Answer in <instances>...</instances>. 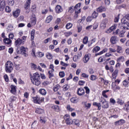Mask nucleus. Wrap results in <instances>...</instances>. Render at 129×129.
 <instances>
[{
	"label": "nucleus",
	"mask_w": 129,
	"mask_h": 129,
	"mask_svg": "<svg viewBox=\"0 0 129 129\" xmlns=\"http://www.w3.org/2000/svg\"><path fill=\"white\" fill-rule=\"evenodd\" d=\"M10 91L11 93L15 94L17 91V86H15L14 85H11V90Z\"/></svg>",
	"instance_id": "4468645a"
},
{
	"label": "nucleus",
	"mask_w": 129,
	"mask_h": 129,
	"mask_svg": "<svg viewBox=\"0 0 129 129\" xmlns=\"http://www.w3.org/2000/svg\"><path fill=\"white\" fill-rule=\"evenodd\" d=\"M110 53H115V52H116V50H115V49H113V48H109V49Z\"/></svg>",
	"instance_id": "e2e57ef3"
},
{
	"label": "nucleus",
	"mask_w": 129,
	"mask_h": 129,
	"mask_svg": "<svg viewBox=\"0 0 129 129\" xmlns=\"http://www.w3.org/2000/svg\"><path fill=\"white\" fill-rule=\"evenodd\" d=\"M37 57H39V58H42L44 56V53L41 52H39L37 53Z\"/></svg>",
	"instance_id": "79ce46f5"
},
{
	"label": "nucleus",
	"mask_w": 129,
	"mask_h": 129,
	"mask_svg": "<svg viewBox=\"0 0 129 129\" xmlns=\"http://www.w3.org/2000/svg\"><path fill=\"white\" fill-rule=\"evenodd\" d=\"M63 88L64 91H66L67 90H68V89H69L68 86L67 85H64L63 86Z\"/></svg>",
	"instance_id": "0e129e2a"
},
{
	"label": "nucleus",
	"mask_w": 129,
	"mask_h": 129,
	"mask_svg": "<svg viewBox=\"0 0 129 129\" xmlns=\"http://www.w3.org/2000/svg\"><path fill=\"white\" fill-rule=\"evenodd\" d=\"M117 102V104H120V105H122L123 103H124V102H123V101L119 99H118V101Z\"/></svg>",
	"instance_id": "09e8293b"
},
{
	"label": "nucleus",
	"mask_w": 129,
	"mask_h": 129,
	"mask_svg": "<svg viewBox=\"0 0 129 129\" xmlns=\"http://www.w3.org/2000/svg\"><path fill=\"white\" fill-rule=\"evenodd\" d=\"M105 10V9H104V8L101 7L97 9V12H98V13H102Z\"/></svg>",
	"instance_id": "473e14b6"
},
{
	"label": "nucleus",
	"mask_w": 129,
	"mask_h": 129,
	"mask_svg": "<svg viewBox=\"0 0 129 129\" xmlns=\"http://www.w3.org/2000/svg\"><path fill=\"white\" fill-rule=\"evenodd\" d=\"M28 48H26L24 46H21L20 48L17 49V52L18 54H22L25 57L28 56Z\"/></svg>",
	"instance_id": "7ed1b4c3"
},
{
	"label": "nucleus",
	"mask_w": 129,
	"mask_h": 129,
	"mask_svg": "<svg viewBox=\"0 0 129 129\" xmlns=\"http://www.w3.org/2000/svg\"><path fill=\"white\" fill-rule=\"evenodd\" d=\"M115 29V27L112 26L107 30L106 33H107V34H109V33H111V32H112V31H113V30H114Z\"/></svg>",
	"instance_id": "393cba45"
},
{
	"label": "nucleus",
	"mask_w": 129,
	"mask_h": 129,
	"mask_svg": "<svg viewBox=\"0 0 129 129\" xmlns=\"http://www.w3.org/2000/svg\"><path fill=\"white\" fill-rule=\"evenodd\" d=\"M15 68L16 70H20V64H15Z\"/></svg>",
	"instance_id": "338daca9"
},
{
	"label": "nucleus",
	"mask_w": 129,
	"mask_h": 129,
	"mask_svg": "<svg viewBox=\"0 0 129 129\" xmlns=\"http://www.w3.org/2000/svg\"><path fill=\"white\" fill-rule=\"evenodd\" d=\"M30 34H31V40L33 41L34 40V38H35V30L34 29L32 30Z\"/></svg>",
	"instance_id": "c756f323"
},
{
	"label": "nucleus",
	"mask_w": 129,
	"mask_h": 129,
	"mask_svg": "<svg viewBox=\"0 0 129 129\" xmlns=\"http://www.w3.org/2000/svg\"><path fill=\"white\" fill-rule=\"evenodd\" d=\"M93 105L97 106L98 107V110H100V109H101V104L100 103L94 102L93 103Z\"/></svg>",
	"instance_id": "412c9836"
},
{
	"label": "nucleus",
	"mask_w": 129,
	"mask_h": 129,
	"mask_svg": "<svg viewBox=\"0 0 129 129\" xmlns=\"http://www.w3.org/2000/svg\"><path fill=\"white\" fill-rule=\"evenodd\" d=\"M81 6V3H79L78 4H77L75 7L74 8V9H79V8H80V7Z\"/></svg>",
	"instance_id": "052dcab7"
},
{
	"label": "nucleus",
	"mask_w": 129,
	"mask_h": 129,
	"mask_svg": "<svg viewBox=\"0 0 129 129\" xmlns=\"http://www.w3.org/2000/svg\"><path fill=\"white\" fill-rule=\"evenodd\" d=\"M7 4L10 7H13L15 5V1L14 0H7Z\"/></svg>",
	"instance_id": "5701e85b"
},
{
	"label": "nucleus",
	"mask_w": 129,
	"mask_h": 129,
	"mask_svg": "<svg viewBox=\"0 0 129 129\" xmlns=\"http://www.w3.org/2000/svg\"><path fill=\"white\" fill-rule=\"evenodd\" d=\"M118 73V70H115L114 71V73H113V74L112 75V79H115V78H116V77L117 76Z\"/></svg>",
	"instance_id": "6ab92c4d"
},
{
	"label": "nucleus",
	"mask_w": 129,
	"mask_h": 129,
	"mask_svg": "<svg viewBox=\"0 0 129 129\" xmlns=\"http://www.w3.org/2000/svg\"><path fill=\"white\" fill-rule=\"evenodd\" d=\"M73 11H74V9H73V6L69 7V12L70 13H73Z\"/></svg>",
	"instance_id": "bf43d9fd"
},
{
	"label": "nucleus",
	"mask_w": 129,
	"mask_h": 129,
	"mask_svg": "<svg viewBox=\"0 0 129 129\" xmlns=\"http://www.w3.org/2000/svg\"><path fill=\"white\" fill-rule=\"evenodd\" d=\"M89 73L90 74H94V70H93V69H89Z\"/></svg>",
	"instance_id": "13d9d810"
},
{
	"label": "nucleus",
	"mask_w": 129,
	"mask_h": 129,
	"mask_svg": "<svg viewBox=\"0 0 129 129\" xmlns=\"http://www.w3.org/2000/svg\"><path fill=\"white\" fill-rule=\"evenodd\" d=\"M52 108L53 109H54V110H55V111H57V112L60 110V108H59V106L58 105L52 106Z\"/></svg>",
	"instance_id": "f704fd0d"
},
{
	"label": "nucleus",
	"mask_w": 129,
	"mask_h": 129,
	"mask_svg": "<svg viewBox=\"0 0 129 129\" xmlns=\"http://www.w3.org/2000/svg\"><path fill=\"white\" fill-rule=\"evenodd\" d=\"M116 39H117L116 36H112L110 39V42L111 44H116V42L117 41Z\"/></svg>",
	"instance_id": "ddd939ff"
},
{
	"label": "nucleus",
	"mask_w": 129,
	"mask_h": 129,
	"mask_svg": "<svg viewBox=\"0 0 129 129\" xmlns=\"http://www.w3.org/2000/svg\"><path fill=\"white\" fill-rule=\"evenodd\" d=\"M124 33H125V28H123L122 30L120 31L119 37L123 38L124 37Z\"/></svg>",
	"instance_id": "a211bd4d"
},
{
	"label": "nucleus",
	"mask_w": 129,
	"mask_h": 129,
	"mask_svg": "<svg viewBox=\"0 0 129 129\" xmlns=\"http://www.w3.org/2000/svg\"><path fill=\"white\" fill-rule=\"evenodd\" d=\"M90 79L92 81H94V80H96V76L91 75Z\"/></svg>",
	"instance_id": "37998d69"
},
{
	"label": "nucleus",
	"mask_w": 129,
	"mask_h": 129,
	"mask_svg": "<svg viewBox=\"0 0 129 129\" xmlns=\"http://www.w3.org/2000/svg\"><path fill=\"white\" fill-rule=\"evenodd\" d=\"M83 44H86L88 43V37L85 36L83 39Z\"/></svg>",
	"instance_id": "2f4dec72"
},
{
	"label": "nucleus",
	"mask_w": 129,
	"mask_h": 129,
	"mask_svg": "<svg viewBox=\"0 0 129 129\" xmlns=\"http://www.w3.org/2000/svg\"><path fill=\"white\" fill-rule=\"evenodd\" d=\"M4 79L6 82H9V77H8L7 75H5L4 76Z\"/></svg>",
	"instance_id": "69168bd1"
},
{
	"label": "nucleus",
	"mask_w": 129,
	"mask_h": 129,
	"mask_svg": "<svg viewBox=\"0 0 129 129\" xmlns=\"http://www.w3.org/2000/svg\"><path fill=\"white\" fill-rule=\"evenodd\" d=\"M100 102H102V107L103 108H108V102L107 101L104 100V101H100Z\"/></svg>",
	"instance_id": "1a4fd4ad"
},
{
	"label": "nucleus",
	"mask_w": 129,
	"mask_h": 129,
	"mask_svg": "<svg viewBox=\"0 0 129 129\" xmlns=\"http://www.w3.org/2000/svg\"><path fill=\"white\" fill-rule=\"evenodd\" d=\"M71 101L72 102V103H76L77 102V99H76V97H72L71 99Z\"/></svg>",
	"instance_id": "4c0bfd02"
},
{
	"label": "nucleus",
	"mask_w": 129,
	"mask_h": 129,
	"mask_svg": "<svg viewBox=\"0 0 129 129\" xmlns=\"http://www.w3.org/2000/svg\"><path fill=\"white\" fill-rule=\"evenodd\" d=\"M5 10H6V11L7 12V13H10V12H11V8L9 6H7L6 7V9Z\"/></svg>",
	"instance_id": "864d4df0"
},
{
	"label": "nucleus",
	"mask_w": 129,
	"mask_h": 129,
	"mask_svg": "<svg viewBox=\"0 0 129 129\" xmlns=\"http://www.w3.org/2000/svg\"><path fill=\"white\" fill-rule=\"evenodd\" d=\"M39 93L42 95H46V93H47V92L46 91V90L44 89H41L39 90Z\"/></svg>",
	"instance_id": "c85d7f7f"
},
{
	"label": "nucleus",
	"mask_w": 129,
	"mask_h": 129,
	"mask_svg": "<svg viewBox=\"0 0 129 129\" xmlns=\"http://www.w3.org/2000/svg\"><path fill=\"white\" fill-rule=\"evenodd\" d=\"M104 3L107 6H109V5H110V1L109 0H105Z\"/></svg>",
	"instance_id": "680f3d73"
},
{
	"label": "nucleus",
	"mask_w": 129,
	"mask_h": 129,
	"mask_svg": "<svg viewBox=\"0 0 129 129\" xmlns=\"http://www.w3.org/2000/svg\"><path fill=\"white\" fill-rule=\"evenodd\" d=\"M82 77H84V78H88V77H89V76L85 73H83L82 74Z\"/></svg>",
	"instance_id": "6e6d98bb"
},
{
	"label": "nucleus",
	"mask_w": 129,
	"mask_h": 129,
	"mask_svg": "<svg viewBox=\"0 0 129 129\" xmlns=\"http://www.w3.org/2000/svg\"><path fill=\"white\" fill-rule=\"evenodd\" d=\"M4 42L5 44H7V45H11V44H12V40H11L10 38H5L4 39Z\"/></svg>",
	"instance_id": "f3484780"
},
{
	"label": "nucleus",
	"mask_w": 129,
	"mask_h": 129,
	"mask_svg": "<svg viewBox=\"0 0 129 129\" xmlns=\"http://www.w3.org/2000/svg\"><path fill=\"white\" fill-rule=\"evenodd\" d=\"M30 4H31V0H28L26 2L24 5V9H25V10H29V8H30Z\"/></svg>",
	"instance_id": "f8f14e48"
},
{
	"label": "nucleus",
	"mask_w": 129,
	"mask_h": 129,
	"mask_svg": "<svg viewBox=\"0 0 129 129\" xmlns=\"http://www.w3.org/2000/svg\"><path fill=\"white\" fill-rule=\"evenodd\" d=\"M72 26H73L72 24H71V23H68L66 25V28L68 30H69V29H71V28H72Z\"/></svg>",
	"instance_id": "e433bc0d"
},
{
	"label": "nucleus",
	"mask_w": 129,
	"mask_h": 129,
	"mask_svg": "<svg viewBox=\"0 0 129 129\" xmlns=\"http://www.w3.org/2000/svg\"><path fill=\"white\" fill-rule=\"evenodd\" d=\"M5 7H6V2L4 0H0V11L2 9H5Z\"/></svg>",
	"instance_id": "9b49d317"
},
{
	"label": "nucleus",
	"mask_w": 129,
	"mask_h": 129,
	"mask_svg": "<svg viewBox=\"0 0 129 129\" xmlns=\"http://www.w3.org/2000/svg\"><path fill=\"white\" fill-rule=\"evenodd\" d=\"M73 123H75L77 126H79L80 125V121L78 119H74L73 120Z\"/></svg>",
	"instance_id": "dca6fc26"
},
{
	"label": "nucleus",
	"mask_w": 129,
	"mask_h": 129,
	"mask_svg": "<svg viewBox=\"0 0 129 129\" xmlns=\"http://www.w3.org/2000/svg\"><path fill=\"white\" fill-rule=\"evenodd\" d=\"M23 43V40L21 39L20 38L17 39V40L15 41V44L16 45H21Z\"/></svg>",
	"instance_id": "a878e982"
},
{
	"label": "nucleus",
	"mask_w": 129,
	"mask_h": 129,
	"mask_svg": "<svg viewBox=\"0 0 129 129\" xmlns=\"http://www.w3.org/2000/svg\"><path fill=\"white\" fill-rule=\"evenodd\" d=\"M125 122V121L122 119H120L119 120H118L117 121H115L114 122L115 125H121L123 124Z\"/></svg>",
	"instance_id": "9d476101"
},
{
	"label": "nucleus",
	"mask_w": 129,
	"mask_h": 129,
	"mask_svg": "<svg viewBox=\"0 0 129 129\" xmlns=\"http://www.w3.org/2000/svg\"><path fill=\"white\" fill-rule=\"evenodd\" d=\"M98 62H103L104 61V56H101L98 59Z\"/></svg>",
	"instance_id": "de8ad7c7"
},
{
	"label": "nucleus",
	"mask_w": 129,
	"mask_h": 129,
	"mask_svg": "<svg viewBox=\"0 0 129 129\" xmlns=\"http://www.w3.org/2000/svg\"><path fill=\"white\" fill-rule=\"evenodd\" d=\"M119 19V14L114 19V22L115 23H118V20Z\"/></svg>",
	"instance_id": "4d7b16f0"
},
{
	"label": "nucleus",
	"mask_w": 129,
	"mask_h": 129,
	"mask_svg": "<svg viewBox=\"0 0 129 129\" xmlns=\"http://www.w3.org/2000/svg\"><path fill=\"white\" fill-rule=\"evenodd\" d=\"M79 58V54H78V55H75L74 56L73 60V61H74V62H76V61L78 60Z\"/></svg>",
	"instance_id": "c9c22d12"
},
{
	"label": "nucleus",
	"mask_w": 129,
	"mask_h": 129,
	"mask_svg": "<svg viewBox=\"0 0 129 129\" xmlns=\"http://www.w3.org/2000/svg\"><path fill=\"white\" fill-rule=\"evenodd\" d=\"M41 79H46V76L45 75L43 74H40V76L39 74V73H35L33 74V77H32V79H31V82H32L33 84L34 85H36V86H39L40 84L41 83Z\"/></svg>",
	"instance_id": "f257e3e1"
},
{
	"label": "nucleus",
	"mask_w": 129,
	"mask_h": 129,
	"mask_svg": "<svg viewBox=\"0 0 129 129\" xmlns=\"http://www.w3.org/2000/svg\"><path fill=\"white\" fill-rule=\"evenodd\" d=\"M60 88V86L59 85H56L55 87H54L53 90L54 91H58L59 89Z\"/></svg>",
	"instance_id": "c03bdc74"
},
{
	"label": "nucleus",
	"mask_w": 129,
	"mask_h": 129,
	"mask_svg": "<svg viewBox=\"0 0 129 129\" xmlns=\"http://www.w3.org/2000/svg\"><path fill=\"white\" fill-rule=\"evenodd\" d=\"M66 119V123L68 125L73 124V120L70 119V117L67 115L64 117Z\"/></svg>",
	"instance_id": "423d86ee"
},
{
	"label": "nucleus",
	"mask_w": 129,
	"mask_h": 129,
	"mask_svg": "<svg viewBox=\"0 0 129 129\" xmlns=\"http://www.w3.org/2000/svg\"><path fill=\"white\" fill-rule=\"evenodd\" d=\"M33 101L34 103H38L41 104L43 101H44V98H40L39 96H36L35 97H33Z\"/></svg>",
	"instance_id": "20e7f679"
},
{
	"label": "nucleus",
	"mask_w": 129,
	"mask_h": 129,
	"mask_svg": "<svg viewBox=\"0 0 129 129\" xmlns=\"http://www.w3.org/2000/svg\"><path fill=\"white\" fill-rule=\"evenodd\" d=\"M128 20H127V19L123 17V19L121 20V23L122 24V25H124V26L125 25H126L128 23Z\"/></svg>",
	"instance_id": "b1692460"
},
{
	"label": "nucleus",
	"mask_w": 129,
	"mask_h": 129,
	"mask_svg": "<svg viewBox=\"0 0 129 129\" xmlns=\"http://www.w3.org/2000/svg\"><path fill=\"white\" fill-rule=\"evenodd\" d=\"M52 20H53V17H52V16H49L47 17L45 23L49 24V23H50Z\"/></svg>",
	"instance_id": "4be33fe9"
},
{
	"label": "nucleus",
	"mask_w": 129,
	"mask_h": 129,
	"mask_svg": "<svg viewBox=\"0 0 129 129\" xmlns=\"http://www.w3.org/2000/svg\"><path fill=\"white\" fill-rule=\"evenodd\" d=\"M40 122L41 123H46V120L42 117H40Z\"/></svg>",
	"instance_id": "a18cd8bd"
},
{
	"label": "nucleus",
	"mask_w": 129,
	"mask_h": 129,
	"mask_svg": "<svg viewBox=\"0 0 129 129\" xmlns=\"http://www.w3.org/2000/svg\"><path fill=\"white\" fill-rule=\"evenodd\" d=\"M92 17L93 18V19H95L97 17V14L94 12L92 14Z\"/></svg>",
	"instance_id": "5fc2aeb1"
},
{
	"label": "nucleus",
	"mask_w": 129,
	"mask_h": 129,
	"mask_svg": "<svg viewBox=\"0 0 129 129\" xmlns=\"http://www.w3.org/2000/svg\"><path fill=\"white\" fill-rule=\"evenodd\" d=\"M124 60V57L123 56H120L118 59H117V62L119 63V62L121 61L122 62Z\"/></svg>",
	"instance_id": "ea45409f"
},
{
	"label": "nucleus",
	"mask_w": 129,
	"mask_h": 129,
	"mask_svg": "<svg viewBox=\"0 0 129 129\" xmlns=\"http://www.w3.org/2000/svg\"><path fill=\"white\" fill-rule=\"evenodd\" d=\"M77 29L78 33H80V32H81V31L82 30V26L80 25H79L77 26Z\"/></svg>",
	"instance_id": "a19ab883"
},
{
	"label": "nucleus",
	"mask_w": 129,
	"mask_h": 129,
	"mask_svg": "<svg viewBox=\"0 0 129 129\" xmlns=\"http://www.w3.org/2000/svg\"><path fill=\"white\" fill-rule=\"evenodd\" d=\"M87 22H91L92 20H93V18L92 17L89 16L87 18Z\"/></svg>",
	"instance_id": "603ef678"
},
{
	"label": "nucleus",
	"mask_w": 129,
	"mask_h": 129,
	"mask_svg": "<svg viewBox=\"0 0 129 129\" xmlns=\"http://www.w3.org/2000/svg\"><path fill=\"white\" fill-rule=\"evenodd\" d=\"M35 112H36V113H38L39 114H42V113H44V111L43 109L37 108L36 109Z\"/></svg>",
	"instance_id": "2eb2a0df"
},
{
	"label": "nucleus",
	"mask_w": 129,
	"mask_h": 129,
	"mask_svg": "<svg viewBox=\"0 0 129 129\" xmlns=\"http://www.w3.org/2000/svg\"><path fill=\"white\" fill-rule=\"evenodd\" d=\"M36 22H37V19H36V18L35 17L32 18L31 22L32 25H33V26H35V25H36Z\"/></svg>",
	"instance_id": "72a5a7b5"
},
{
	"label": "nucleus",
	"mask_w": 129,
	"mask_h": 129,
	"mask_svg": "<svg viewBox=\"0 0 129 129\" xmlns=\"http://www.w3.org/2000/svg\"><path fill=\"white\" fill-rule=\"evenodd\" d=\"M55 10L56 14H60V13L63 12V8L60 5H57L55 8Z\"/></svg>",
	"instance_id": "0eeeda50"
},
{
	"label": "nucleus",
	"mask_w": 129,
	"mask_h": 129,
	"mask_svg": "<svg viewBox=\"0 0 129 129\" xmlns=\"http://www.w3.org/2000/svg\"><path fill=\"white\" fill-rule=\"evenodd\" d=\"M90 58V57H89V55L86 54L83 58V61H84V63H87V62H88V61H89Z\"/></svg>",
	"instance_id": "aec40b11"
},
{
	"label": "nucleus",
	"mask_w": 129,
	"mask_h": 129,
	"mask_svg": "<svg viewBox=\"0 0 129 129\" xmlns=\"http://www.w3.org/2000/svg\"><path fill=\"white\" fill-rule=\"evenodd\" d=\"M46 57L48 59H51L52 58H53V56L52 55V54L50 53H46Z\"/></svg>",
	"instance_id": "58836bf2"
},
{
	"label": "nucleus",
	"mask_w": 129,
	"mask_h": 129,
	"mask_svg": "<svg viewBox=\"0 0 129 129\" xmlns=\"http://www.w3.org/2000/svg\"><path fill=\"white\" fill-rule=\"evenodd\" d=\"M21 13V10L20 9H17L16 11L13 13V16L14 18H17L19 16H20V14Z\"/></svg>",
	"instance_id": "6e6552de"
},
{
	"label": "nucleus",
	"mask_w": 129,
	"mask_h": 129,
	"mask_svg": "<svg viewBox=\"0 0 129 129\" xmlns=\"http://www.w3.org/2000/svg\"><path fill=\"white\" fill-rule=\"evenodd\" d=\"M117 53H122V47L119 45H117Z\"/></svg>",
	"instance_id": "cd10ccee"
},
{
	"label": "nucleus",
	"mask_w": 129,
	"mask_h": 129,
	"mask_svg": "<svg viewBox=\"0 0 129 129\" xmlns=\"http://www.w3.org/2000/svg\"><path fill=\"white\" fill-rule=\"evenodd\" d=\"M100 50V47L99 46H96L93 49V52L96 53V52H98Z\"/></svg>",
	"instance_id": "7c9ffc66"
},
{
	"label": "nucleus",
	"mask_w": 129,
	"mask_h": 129,
	"mask_svg": "<svg viewBox=\"0 0 129 129\" xmlns=\"http://www.w3.org/2000/svg\"><path fill=\"white\" fill-rule=\"evenodd\" d=\"M59 75L60 76V77H61V78L64 77V76H65V73L64 72H60L59 73Z\"/></svg>",
	"instance_id": "8fccbe9b"
},
{
	"label": "nucleus",
	"mask_w": 129,
	"mask_h": 129,
	"mask_svg": "<svg viewBox=\"0 0 129 129\" xmlns=\"http://www.w3.org/2000/svg\"><path fill=\"white\" fill-rule=\"evenodd\" d=\"M54 70H51V71H49L48 72V74H49V78H51V77H54V74H53V72H54Z\"/></svg>",
	"instance_id": "bb28decb"
},
{
	"label": "nucleus",
	"mask_w": 129,
	"mask_h": 129,
	"mask_svg": "<svg viewBox=\"0 0 129 129\" xmlns=\"http://www.w3.org/2000/svg\"><path fill=\"white\" fill-rule=\"evenodd\" d=\"M77 93L79 96H82L85 94V91L83 88H79L78 89Z\"/></svg>",
	"instance_id": "39448f33"
},
{
	"label": "nucleus",
	"mask_w": 129,
	"mask_h": 129,
	"mask_svg": "<svg viewBox=\"0 0 129 129\" xmlns=\"http://www.w3.org/2000/svg\"><path fill=\"white\" fill-rule=\"evenodd\" d=\"M85 107H87V108H89L90 106H91V104L90 103H85Z\"/></svg>",
	"instance_id": "774afa93"
},
{
	"label": "nucleus",
	"mask_w": 129,
	"mask_h": 129,
	"mask_svg": "<svg viewBox=\"0 0 129 129\" xmlns=\"http://www.w3.org/2000/svg\"><path fill=\"white\" fill-rule=\"evenodd\" d=\"M14 69V64L11 61H8L5 64V71L7 73H12Z\"/></svg>",
	"instance_id": "f03ea898"
},
{
	"label": "nucleus",
	"mask_w": 129,
	"mask_h": 129,
	"mask_svg": "<svg viewBox=\"0 0 129 129\" xmlns=\"http://www.w3.org/2000/svg\"><path fill=\"white\" fill-rule=\"evenodd\" d=\"M124 29H126V30H129V23L128 22L126 25L123 26Z\"/></svg>",
	"instance_id": "3c124183"
},
{
	"label": "nucleus",
	"mask_w": 129,
	"mask_h": 129,
	"mask_svg": "<svg viewBox=\"0 0 129 129\" xmlns=\"http://www.w3.org/2000/svg\"><path fill=\"white\" fill-rule=\"evenodd\" d=\"M84 88L86 90V93H87V94H89L90 92V89L88 88V87H85Z\"/></svg>",
	"instance_id": "49530a36"
}]
</instances>
